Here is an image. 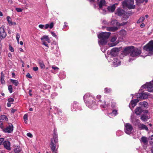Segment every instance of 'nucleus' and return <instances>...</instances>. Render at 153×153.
Returning <instances> with one entry per match:
<instances>
[{"label":"nucleus","instance_id":"7c9ffc66","mask_svg":"<svg viewBox=\"0 0 153 153\" xmlns=\"http://www.w3.org/2000/svg\"><path fill=\"white\" fill-rule=\"evenodd\" d=\"M145 19V18L144 16H142L137 21V23H139L140 22H142L144 21Z\"/></svg>","mask_w":153,"mask_h":153},{"label":"nucleus","instance_id":"4be33fe9","mask_svg":"<svg viewBox=\"0 0 153 153\" xmlns=\"http://www.w3.org/2000/svg\"><path fill=\"white\" fill-rule=\"evenodd\" d=\"M149 118V117L145 115H142L141 117V119L143 121L146 122L147 121L148 119Z\"/></svg>","mask_w":153,"mask_h":153},{"label":"nucleus","instance_id":"f03ea898","mask_svg":"<svg viewBox=\"0 0 153 153\" xmlns=\"http://www.w3.org/2000/svg\"><path fill=\"white\" fill-rule=\"evenodd\" d=\"M58 136L56 131L54 130L53 137L51 139L50 143L51 149L53 152H56L57 151L56 147H58Z\"/></svg>","mask_w":153,"mask_h":153},{"label":"nucleus","instance_id":"0e129e2a","mask_svg":"<svg viewBox=\"0 0 153 153\" xmlns=\"http://www.w3.org/2000/svg\"><path fill=\"white\" fill-rule=\"evenodd\" d=\"M64 24V27H65L67 26L66 25V24H67V23L66 22H65Z\"/></svg>","mask_w":153,"mask_h":153},{"label":"nucleus","instance_id":"4468645a","mask_svg":"<svg viewBox=\"0 0 153 153\" xmlns=\"http://www.w3.org/2000/svg\"><path fill=\"white\" fill-rule=\"evenodd\" d=\"M4 148L7 150H10V143L8 141H5L3 143Z\"/></svg>","mask_w":153,"mask_h":153},{"label":"nucleus","instance_id":"6e6552de","mask_svg":"<svg viewBox=\"0 0 153 153\" xmlns=\"http://www.w3.org/2000/svg\"><path fill=\"white\" fill-rule=\"evenodd\" d=\"M125 133L127 134H130L131 133L133 127L131 124L129 123H126L125 125Z\"/></svg>","mask_w":153,"mask_h":153},{"label":"nucleus","instance_id":"f257e3e1","mask_svg":"<svg viewBox=\"0 0 153 153\" xmlns=\"http://www.w3.org/2000/svg\"><path fill=\"white\" fill-rule=\"evenodd\" d=\"M141 50L140 49L133 46H128L123 48L122 54L126 56L130 53L131 56L134 57L138 56L141 54Z\"/></svg>","mask_w":153,"mask_h":153},{"label":"nucleus","instance_id":"ea45409f","mask_svg":"<svg viewBox=\"0 0 153 153\" xmlns=\"http://www.w3.org/2000/svg\"><path fill=\"white\" fill-rule=\"evenodd\" d=\"M111 89L110 88L108 89L107 88H105V93H108L111 91Z\"/></svg>","mask_w":153,"mask_h":153},{"label":"nucleus","instance_id":"13d9d810","mask_svg":"<svg viewBox=\"0 0 153 153\" xmlns=\"http://www.w3.org/2000/svg\"><path fill=\"white\" fill-rule=\"evenodd\" d=\"M101 97V96L100 95H97V98L98 100H100Z\"/></svg>","mask_w":153,"mask_h":153},{"label":"nucleus","instance_id":"a878e982","mask_svg":"<svg viewBox=\"0 0 153 153\" xmlns=\"http://www.w3.org/2000/svg\"><path fill=\"white\" fill-rule=\"evenodd\" d=\"M7 118L6 116L2 115L0 116V123H1L4 120H7Z\"/></svg>","mask_w":153,"mask_h":153},{"label":"nucleus","instance_id":"a19ab883","mask_svg":"<svg viewBox=\"0 0 153 153\" xmlns=\"http://www.w3.org/2000/svg\"><path fill=\"white\" fill-rule=\"evenodd\" d=\"M4 140V138H0V145H1V144H3V143Z\"/></svg>","mask_w":153,"mask_h":153},{"label":"nucleus","instance_id":"de8ad7c7","mask_svg":"<svg viewBox=\"0 0 153 153\" xmlns=\"http://www.w3.org/2000/svg\"><path fill=\"white\" fill-rule=\"evenodd\" d=\"M1 81L2 84H4L5 83V81L4 80V78H1Z\"/></svg>","mask_w":153,"mask_h":153},{"label":"nucleus","instance_id":"338daca9","mask_svg":"<svg viewBox=\"0 0 153 153\" xmlns=\"http://www.w3.org/2000/svg\"><path fill=\"white\" fill-rule=\"evenodd\" d=\"M31 90H30L29 91V94L30 96H31L32 95V94H31Z\"/></svg>","mask_w":153,"mask_h":153},{"label":"nucleus","instance_id":"1a4fd4ad","mask_svg":"<svg viewBox=\"0 0 153 153\" xmlns=\"http://www.w3.org/2000/svg\"><path fill=\"white\" fill-rule=\"evenodd\" d=\"M111 33L110 32H103L100 33L98 36V37L99 39H107L109 37Z\"/></svg>","mask_w":153,"mask_h":153},{"label":"nucleus","instance_id":"bf43d9fd","mask_svg":"<svg viewBox=\"0 0 153 153\" xmlns=\"http://www.w3.org/2000/svg\"><path fill=\"white\" fill-rule=\"evenodd\" d=\"M4 74L3 73V72H2L1 73V78H4Z\"/></svg>","mask_w":153,"mask_h":153},{"label":"nucleus","instance_id":"6e6d98bb","mask_svg":"<svg viewBox=\"0 0 153 153\" xmlns=\"http://www.w3.org/2000/svg\"><path fill=\"white\" fill-rule=\"evenodd\" d=\"M16 111V110L13 109H12L11 110V112L13 113Z\"/></svg>","mask_w":153,"mask_h":153},{"label":"nucleus","instance_id":"a18cd8bd","mask_svg":"<svg viewBox=\"0 0 153 153\" xmlns=\"http://www.w3.org/2000/svg\"><path fill=\"white\" fill-rule=\"evenodd\" d=\"M112 113L114 115H116L117 114V111L116 110H114L113 111Z\"/></svg>","mask_w":153,"mask_h":153},{"label":"nucleus","instance_id":"a211bd4d","mask_svg":"<svg viewBox=\"0 0 153 153\" xmlns=\"http://www.w3.org/2000/svg\"><path fill=\"white\" fill-rule=\"evenodd\" d=\"M143 110L140 107H137L135 110V113L137 115H140L143 112Z\"/></svg>","mask_w":153,"mask_h":153},{"label":"nucleus","instance_id":"2f4dec72","mask_svg":"<svg viewBox=\"0 0 153 153\" xmlns=\"http://www.w3.org/2000/svg\"><path fill=\"white\" fill-rule=\"evenodd\" d=\"M141 104L144 106L145 107H146L148 106V103L146 102H141L140 103Z\"/></svg>","mask_w":153,"mask_h":153},{"label":"nucleus","instance_id":"9b49d317","mask_svg":"<svg viewBox=\"0 0 153 153\" xmlns=\"http://www.w3.org/2000/svg\"><path fill=\"white\" fill-rule=\"evenodd\" d=\"M7 34L3 26L0 28V40L5 38Z\"/></svg>","mask_w":153,"mask_h":153},{"label":"nucleus","instance_id":"5701e85b","mask_svg":"<svg viewBox=\"0 0 153 153\" xmlns=\"http://www.w3.org/2000/svg\"><path fill=\"white\" fill-rule=\"evenodd\" d=\"M41 39L42 41H45V40L49 42V39L48 37V36L46 35H45L42 36L41 38Z\"/></svg>","mask_w":153,"mask_h":153},{"label":"nucleus","instance_id":"4c0bfd02","mask_svg":"<svg viewBox=\"0 0 153 153\" xmlns=\"http://www.w3.org/2000/svg\"><path fill=\"white\" fill-rule=\"evenodd\" d=\"M150 143L152 145H153V135H152L151 137H150Z\"/></svg>","mask_w":153,"mask_h":153},{"label":"nucleus","instance_id":"774afa93","mask_svg":"<svg viewBox=\"0 0 153 153\" xmlns=\"http://www.w3.org/2000/svg\"><path fill=\"white\" fill-rule=\"evenodd\" d=\"M103 23L104 24H107V22L106 21H103Z\"/></svg>","mask_w":153,"mask_h":153},{"label":"nucleus","instance_id":"680f3d73","mask_svg":"<svg viewBox=\"0 0 153 153\" xmlns=\"http://www.w3.org/2000/svg\"><path fill=\"white\" fill-rule=\"evenodd\" d=\"M7 106L8 107H10L11 106V104L9 102L7 103Z\"/></svg>","mask_w":153,"mask_h":153},{"label":"nucleus","instance_id":"2eb2a0df","mask_svg":"<svg viewBox=\"0 0 153 153\" xmlns=\"http://www.w3.org/2000/svg\"><path fill=\"white\" fill-rule=\"evenodd\" d=\"M113 64L114 66L117 67L120 65L121 61H120L117 58H113Z\"/></svg>","mask_w":153,"mask_h":153},{"label":"nucleus","instance_id":"864d4df0","mask_svg":"<svg viewBox=\"0 0 153 153\" xmlns=\"http://www.w3.org/2000/svg\"><path fill=\"white\" fill-rule=\"evenodd\" d=\"M115 45L114 44V43H109V45L110 47H112L114 46Z\"/></svg>","mask_w":153,"mask_h":153},{"label":"nucleus","instance_id":"473e14b6","mask_svg":"<svg viewBox=\"0 0 153 153\" xmlns=\"http://www.w3.org/2000/svg\"><path fill=\"white\" fill-rule=\"evenodd\" d=\"M8 90L10 93H11L13 91V87L11 85H9L8 87Z\"/></svg>","mask_w":153,"mask_h":153},{"label":"nucleus","instance_id":"c85d7f7f","mask_svg":"<svg viewBox=\"0 0 153 153\" xmlns=\"http://www.w3.org/2000/svg\"><path fill=\"white\" fill-rule=\"evenodd\" d=\"M105 4V1L104 0H101L99 4V6L100 8H102L103 5H104Z\"/></svg>","mask_w":153,"mask_h":153},{"label":"nucleus","instance_id":"e433bc0d","mask_svg":"<svg viewBox=\"0 0 153 153\" xmlns=\"http://www.w3.org/2000/svg\"><path fill=\"white\" fill-rule=\"evenodd\" d=\"M16 10L18 12H22L23 10V9L20 8H16Z\"/></svg>","mask_w":153,"mask_h":153},{"label":"nucleus","instance_id":"72a5a7b5","mask_svg":"<svg viewBox=\"0 0 153 153\" xmlns=\"http://www.w3.org/2000/svg\"><path fill=\"white\" fill-rule=\"evenodd\" d=\"M23 118L25 122V123H27V121H26L27 120V116L26 114L24 115L23 117Z\"/></svg>","mask_w":153,"mask_h":153},{"label":"nucleus","instance_id":"f704fd0d","mask_svg":"<svg viewBox=\"0 0 153 153\" xmlns=\"http://www.w3.org/2000/svg\"><path fill=\"white\" fill-rule=\"evenodd\" d=\"M20 37V36L19 34V33H17L16 36V38L18 43H19V39Z\"/></svg>","mask_w":153,"mask_h":153},{"label":"nucleus","instance_id":"dca6fc26","mask_svg":"<svg viewBox=\"0 0 153 153\" xmlns=\"http://www.w3.org/2000/svg\"><path fill=\"white\" fill-rule=\"evenodd\" d=\"M139 100L137 99L134 100H132L129 105L130 108H131V106L132 108H133L136 105L137 103L139 102Z\"/></svg>","mask_w":153,"mask_h":153},{"label":"nucleus","instance_id":"09e8293b","mask_svg":"<svg viewBox=\"0 0 153 153\" xmlns=\"http://www.w3.org/2000/svg\"><path fill=\"white\" fill-rule=\"evenodd\" d=\"M51 33L52 35V36H53V37H54L55 38H56L57 37L56 35L55 34V33L54 32H51Z\"/></svg>","mask_w":153,"mask_h":153},{"label":"nucleus","instance_id":"393cba45","mask_svg":"<svg viewBox=\"0 0 153 153\" xmlns=\"http://www.w3.org/2000/svg\"><path fill=\"white\" fill-rule=\"evenodd\" d=\"M14 152L15 153H19L21 151V149L20 146H17L14 149Z\"/></svg>","mask_w":153,"mask_h":153},{"label":"nucleus","instance_id":"603ef678","mask_svg":"<svg viewBox=\"0 0 153 153\" xmlns=\"http://www.w3.org/2000/svg\"><path fill=\"white\" fill-rule=\"evenodd\" d=\"M27 136H28L30 137H32L33 136L32 134L30 133H27Z\"/></svg>","mask_w":153,"mask_h":153},{"label":"nucleus","instance_id":"58836bf2","mask_svg":"<svg viewBox=\"0 0 153 153\" xmlns=\"http://www.w3.org/2000/svg\"><path fill=\"white\" fill-rule=\"evenodd\" d=\"M126 22H123L122 23H121V24H120L119 23H117V25H119V26H123V25H124L126 24Z\"/></svg>","mask_w":153,"mask_h":153},{"label":"nucleus","instance_id":"49530a36","mask_svg":"<svg viewBox=\"0 0 153 153\" xmlns=\"http://www.w3.org/2000/svg\"><path fill=\"white\" fill-rule=\"evenodd\" d=\"M42 44L45 45V46L47 47H48V45L46 43V42H45V41H42Z\"/></svg>","mask_w":153,"mask_h":153},{"label":"nucleus","instance_id":"37998d69","mask_svg":"<svg viewBox=\"0 0 153 153\" xmlns=\"http://www.w3.org/2000/svg\"><path fill=\"white\" fill-rule=\"evenodd\" d=\"M52 68L54 70H58L59 69L58 67H56L54 65H53L52 66Z\"/></svg>","mask_w":153,"mask_h":153},{"label":"nucleus","instance_id":"412c9836","mask_svg":"<svg viewBox=\"0 0 153 153\" xmlns=\"http://www.w3.org/2000/svg\"><path fill=\"white\" fill-rule=\"evenodd\" d=\"M141 143H143L144 144H146L148 143L147 138L145 137H142L140 140Z\"/></svg>","mask_w":153,"mask_h":153},{"label":"nucleus","instance_id":"c03bdc74","mask_svg":"<svg viewBox=\"0 0 153 153\" xmlns=\"http://www.w3.org/2000/svg\"><path fill=\"white\" fill-rule=\"evenodd\" d=\"M116 38L115 37H114L111 38V41L112 42H114L116 41Z\"/></svg>","mask_w":153,"mask_h":153},{"label":"nucleus","instance_id":"aec40b11","mask_svg":"<svg viewBox=\"0 0 153 153\" xmlns=\"http://www.w3.org/2000/svg\"><path fill=\"white\" fill-rule=\"evenodd\" d=\"M117 28L116 27H106V30L110 31H115L117 29Z\"/></svg>","mask_w":153,"mask_h":153},{"label":"nucleus","instance_id":"3c124183","mask_svg":"<svg viewBox=\"0 0 153 153\" xmlns=\"http://www.w3.org/2000/svg\"><path fill=\"white\" fill-rule=\"evenodd\" d=\"M26 76L27 77L31 79L32 78V77L30 76L29 73H27L26 75Z\"/></svg>","mask_w":153,"mask_h":153},{"label":"nucleus","instance_id":"c756f323","mask_svg":"<svg viewBox=\"0 0 153 153\" xmlns=\"http://www.w3.org/2000/svg\"><path fill=\"white\" fill-rule=\"evenodd\" d=\"M38 63L42 68L44 69L45 68V66L42 61L39 60Z\"/></svg>","mask_w":153,"mask_h":153},{"label":"nucleus","instance_id":"bb28decb","mask_svg":"<svg viewBox=\"0 0 153 153\" xmlns=\"http://www.w3.org/2000/svg\"><path fill=\"white\" fill-rule=\"evenodd\" d=\"M11 82L15 86H17L19 84V82L17 80L10 79Z\"/></svg>","mask_w":153,"mask_h":153},{"label":"nucleus","instance_id":"69168bd1","mask_svg":"<svg viewBox=\"0 0 153 153\" xmlns=\"http://www.w3.org/2000/svg\"><path fill=\"white\" fill-rule=\"evenodd\" d=\"M111 51L112 52H113V51L115 52L116 51V49H115V48H114L111 50Z\"/></svg>","mask_w":153,"mask_h":153},{"label":"nucleus","instance_id":"052dcab7","mask_svg":"<svg viewBox=\"0 0 153 153\" xmlns=\"http://www.w3.org/2000/svg\"><path fill=\"white\" fill-rule=\"evenodd\" d=\"M144 26H145V24L144 23H142L140 25V26L141 27H144Z\"/></svg>","mask_w":153,"mask_h":153},{"label":"nucleus","instance_id":"e2e57ef3","mask_svg":"<svg viewBox=\"0 0 153 153\" xmlns=\"http://www.w3.org/2000/svg\"><path fill=\"white\" fill-rule=\"evenodd\" d=\"M8 2L10 4H13V0H9Z\"/></svg>","mask_w":153,"mask_h":153},{"label":"nucleus","instance_id":"8fccbe9b","mask_svg":"<svg viewBox=\"0 0 153 153\" xmlns=\"http://www.w3.org/2000/svg\"><path fill=\"white\" fill-rule=\"evenodd\" d=\"M9 49L11 51V52H13L14 51V49L13 48V47L11 46L10 45L9 46Z\"/></svg>","mask_w":153,"mask_h":153},{"label":"nucleus","instance_id":"f8f14e48","mask_svg":"<svg viewBox=\"0 0 153 153\" xmlns=\"http://www.w3.org/2000/svg\"><path fill=\"white\" fill-rule=\"evenodd\" d=\"M149 94V93L146 92L140 93L137 95V97L140 99H145L148 97Z\"/></svg>","mask_w":153,"mask_h":153},{"label":"nucleus","instance_id":"7ed1b4c3","mask_svg":"<svg viewBox=\"0 0 153 153\" xmlns=\"http://www.w3.org/2000/svg\"><path fill=\"white\" fill-rule=\"evenodd\" d=\"M144 50L149 51L148 55L151 56L153 54V41H150L147 44L143 47Z\"/></svg>","mask_w":153,"mask_h":153},{"label":"nucleus","instance_id":"ddd939ff","mask_svg":"<svg viewBox=\"0 0 153 153\" xmlns=\"http://www.w3.org/2000/svg\"><path fill=\"white\" fill-rule=\"evenodd\" d=\"M13 127L11 123H10L8 126H7L5 129L4 131L5 132L8 133H10L13 130Z\"/></svg>","mask_w":153,"mask_h":153},{"label":"nucleus","instance_id":"5fc2aeb1","mask_svg":"<svg viewBox=\"0 0 153 153\" xmlns=\"http://www.w3.org/2000/svg\"><path fill=\"white\" fill-rule=\"evenodd\" d=\"M38 68L37 67H33V70L35 71H36L38 70Z\"/></svg>","mask_w":153,"mask_h":153},{"label":"nucleus","instance_id":"cd10ccee","mask_svg":"<svg viewBox=\"0 0 153 153\" xmlns=\"http://www.w3.org/2000/svg\"><path fill=\"white\" fill-rule=\"evenodd\" d=\"M7 19L9 25H13V22L11 21V19L9 16H7Z\"/></svg>","mask_w":153,"mask_h":153},{"label":"nucleus","instance_id":"39448f33","mask_svg":"<svg viewBox=\"0 0 153 153\" xmlns=\"http://www.w3.org/2000/svg\"><path fill=\"white\" fill-rule=\"evenodd\" d=\"M83 98L86 105L88 107H90L91 103L95 102L94 101L95 100H94L93 96H90L89 94H86L85 95Z\"/></svg>","mask_w":153,"mask_h":153},{"label":"nucleus","instance_id":"b1692460","mask_svg":"<svg viewBox=\"0 0 153 153\" xmlns=\"http://www.w3.org/2000/svg\"><path fill=\"white\" fill-rule=\"evenodd\" d=\"M100 40L99 41L100 44L102 45H105L106 44L107 41L106 39H100Z\"/></svg>","mask_w":153,"mask_h":153},{"label":"nucleus","instance_id":"4d7b16f0","mask_svg":"<svg viewBox=\"0 0 153 153\" xmlns=\"http://www.w3.org/2000/svg\"><path fill=\"white\" fill-rule=\"evenodd\" d=\"M106 106L107 105H106L105 104L104 105H101V107L104 108H105L106 107Z\"/></svg>","mask_w":153,"mask_h":153},{"label":"nucleus","instance_id":"9d476101","mask_svg":"<svg viewBox=\"0 0 153 153\" xmlns=\"http://www.w3.org/2000/svg\"><path fill=\"white\" fill-rule=\"evenodd\" d=\"M54 26V23L53 22L51 23L50 24H46L45 26L43 25H39V28L41 29H46L48 28H49L50 29H52L53 28Z\"/></svg>","mask_w":153,"mask_h":153},{"label":"nucleus","instance_id":"f3484780","mask_svg":"<svg viewBox=\"0 0 153 153\" xmlns=\"http://www.w3.org/2000/svg\"><path fill=\"white\" fill-rule=\"evenodd\" d=\"M138 127L139 129L141 130H145L146 131L148 130V127L145 125L142 124H138Z\"/></svg>","mask_w":153,"mask_h":153},{"label":"nucleus","instance_id":"0eeeda50","mask_svg":"<svg viewBox=\"0 0 153 153\" xmlns=\"http://www.w3.org/2000/svg\"><path fill=\"white\" fill-rule=\"evenodd\" d=\"M146 88L147 91L149 92H152L153 91V81L149 83H146V84L143 85L141 87V89L142 88Z\"/></svg>","mask_w":153,"mask_h":153},{"label":"nucleus","instance_id":"6ab92c4d","mask_svg":"<svg viewBox=\"0 0 153 153\" xmlns=\"http://www.w3.org/2000/svg\"><path fill=\"white\" fill-rule=\"evenodd\" d=\"M116 4L117 5V4H114L113 5H112V6H111L108 7V10L109 11H111V12H113L115 8H116V6L115 5Z\"/></svg>","mask_w":153,"mask_h":153},{"label":"nucleus","instance_id":"79ce46f5","mask_svg":"<svg viewBox=\"0 0 153 153\" xmlns=\"http://www.w3.org/2000/svg\"><path fill=\"white\" fill-rule=\"evenodd\" d=\"M14 101V99L11 98H9L8 99V101L9 102H13Z\"/></svg>","mask_w":153,"mask_h":153},{"label":"nucleus","instance_id":"c9c22d12","mask_svg":"<svg viewBox=\"0 0 153 153\" xmlns=\"http://www.w3.org/2000/svg\"><path fill=\"white\" fill-rule=\"evenodd\" d=\"M137 4L139 5V4L142 3L143 2V0H136Z\"/></svg>","mask_w":153,"mask_h":153},{"label":"nucleus","instance_id":"20e7f679","mask_svg":"<svg viewBox=\"0 0 153 153\" xmlns=\"http://www.w3.org/2000/svg\"><path fill=\"white\" fill-rule=\"evenodd\" d=\"M134 1L132 0H125L122 2L123 7H126L130 9H134L135 5L134 4Z\"/></svg>","mask_w":153,"mask_h":153},{"label":"nucleus","instance_id":"423d86ee","mask_svg":"<svg viewBox=\"0 0 153 153\" xmlns=\"http://www.w3.org/2000/svg\"><path fill=\"white\" fill-rule=\"evenodd\" d=\"M126 12L124 10L118 8L117 9V12L115 14L119 16H123V20H125L128 18V16L126 14Z\"/></svg>","mask_w":153,"mask_h":153}]
</instances>
